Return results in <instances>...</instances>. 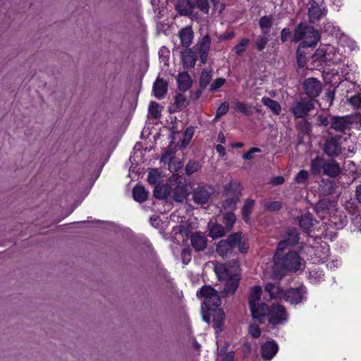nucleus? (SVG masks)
Segmentation results:
<instances>
[{
    "mask_svg": "<svg viewBox=\"0 0 361 361\" xmlns=\"http://www.w3.org/2000/svg\"><path fill=\"white\" fill-rule=\"evenodd\" d=\"M282 252L276 250L274 257L272 276L274 279L281 278L285 270L296 271L302 266V259L297 252L289 251L283 257L281 256Z\"/></svg>",
    "mask_w": 361,
    "mask_h": 361,
    "instance_id": "obj_1",
    "label": "nucleus"
},
{
    "mask_svg": "<svg viewBox=\"0 0 361 361\" xmlns=\"http://www.w3.org/2000/svg\"><path fill=\"white\" fill-rule=\"evenodd\" d=\"M214 271L224 286L223 293L226 295L233 294L238 286L240 280L238 266L236 264L228 266L224 264H216L214 267Z\"/></svg>",
    "mask_w": 361,
    "mask_h": 361,
    "instance_id": "obj_2",
    "label": "nucleus"
},
{
    "mask_svg": "<svg viewBox=\"0 0 361 361\" xmlns=\"http://www.w3.org/2000/svg\"><path fill=\"white\" fill-rule=\"evenodd\" d=\"M265 292L269 294V299L283 298L290 304H299L302 302L306 290L304 287L290 288L283 291L279 286L269 283L265 286Z\"/></svg>",
    "mask_w": 361,
    "mask_h": 361,
    "instance_id": "obj_3",
    "label": "nucleus"
},
{
    "mask_svg": "<svg viewBox=\"0 0 361 361\" xmlns=\"http://www.w3.org/2000/svg\"><path fill=\"white\" fill-rule=\"evenodd\" d=\"M235 247L240 252L246 253L249 248L247 236L240 232L229 235L226 240H221L218 243L216 252L223 257H228Z\"/></svg>",
    "mask_w": 361,
    "mask_h": 361,
    "instance_id": "obj_4",
    "label": "nucleus"
},
{
    "mask_svg": "<svg viewBox=\"0 0 361 361\" xmlns=\"http://www.w3.org/2000/svg\"><path fill=\"white\" fill-rule=\"evenodd\" d=\"M262 288L259 286H254L250 293L249 304L252 318L262 322L268 310L267 305L260 302Z\"/></svg>",
    "mask_w": 361,
    "mask_h": 361,
    "instance_id": "obj_5",
    "label": "nucleus"
},
{
    "mask_svg": "<svg viewBox=\"0 0 361 361\" xmlns=\"http://www.w3.org/2000/svg\"><path fill=\"white\" fill-rule=\"evenodd\" d=\"M302 39L303 41L300 44V47H313L319 41L320 35L313 27L300 23L295 31L293 40L298 42Z\"/></svg>",
    "mask_w": 361,
    "mask_h": 361,
    "instance_id": "obj_6",
    "label": "nucleus"
},
{
    "mask_svg": "<svg viewBox=\"0 0 361 361\" xmlns=\"http://www.w3.org/2000/svg\"><path fill=\"white\" fill-rule=\"evenodd\" d=\"M198 298H203L202 306L208 310L216 308L221 305V300L217 292L211 286H203L197 293Z\"/></svg>",
    "mask_w": 361,
    "mask_h": 361,
    "instance_id": "obj_7",
    "label": "nucleus"
},
{
    "mask_svg": "<svg viewBox=\"0 0 361 361\" xmlns=\"http://www.w3.org/2000/svg\"><path fill=\"white\" fill-rule=\"evenodd\" d=\"M269 319V323L273 325L281 324L287 320V313L283 305L274 304L271 306L268 313L265 314Z\"/></svg>",
    "mask_w": 361,
    "mask_h": 361,
    "instance_id": "obj_8",
    "label": "nucleus"
},
{
    "mask_svg": "<svg viewBox=\"0 0 361 361\" xmlns=\"http://www.w3.org/2000/svg\"><path fill=\"white\" fill-rule=\"evenodd\" d=\"M211 38L208 34L199 39L194 47L198 53L201 63L205 64L207 61L208 53L211 47Z\"/></svg>",
    "mask_w": 361,
    "mask_h": 361,
    "instance_id": "obj_9",
    "label": "nucleus"
},
{
    "mask_svg": "<svg viewBox=\"0 0 361 361\" xmlns=\"http://www.w3.org/2000/svg\"><path fill=\"white\" fill-rule=\"evenodd\" d=\"M240 196V191L235 186L232 184H228L226 187V200L224 202L223 206L225 209H234L237 202Z\"/></svg>",
    "mask_w": 361,
    "mask_h": 361,
    "instance_id": "obj_10",
    "label": "nucleus"
},
{
    "mask_svg": "<svg viewBox=\"0 0 361 361\" xmlns=\"http://www.w3.org/2000/svg\"><path fill=\"white\" fill-rule=\"evenodd\" d=\"M312 109V103L310 101H295L293 103L290 111L296 118H304Z\"/></svg>",
    "mask_w": 361,
    "mask_h": 361,
    "instance_id": "obj_11",
    "label": "nucleus"
},
{
    "mask_svg": "<svg viewBox=\"0 0 361 361\" xmlns=\"http://www.w3.org/2000/svg\"><path fill=\"white\" fill-rule=\"evenodd\" d=\"M304 87L306 94L310 97H317L322 90L320 82L312 78H308L305 81Z\"/></svg>",
    "mask_w": 361,
    "mask_h": 361,
    "instance_id": "obj_12",
    "label": "nucleus"
},
{
    "mask_svg": "<svg viewBox=\"0 0 361 361\" xmlns=\"http://www.w3.org/2000/svg\"><path fill=\"white\" fill-rule=\"evenodd\" d=\"M178 37L180 44L185 48H189L194 39V32L192 26H186L178 31Z\"/></svg>",
    "mask_w": 361,
    "mask_h": 361,
    "instance_id": "obj_13",
    "label": "nucleus"
},
{
    "mask_svg": "<svg viewBox=\"0 0 361 361\" xmlns=\"http://www.w3.org/2000/svg\"><path fill=\"white\" fill-rule=\"evenodd\" d=\"M183 66L185 68H192L195 66L197 61L196 53L190 48H186L180 54Z\"/></svg>",
    "mask_w": 361,
    "mask_h": 361,
    "instance_id": "obj_14",
    "label": "nucleus"
},
{
    "mask_svg": "<svg viewBox=\"0 0 361 361\" xmlns=\"http://www.w3.org/2000/svg\"><path fill=\"white\" fill-rule=\"evenodd\" d=\"M298 241V233L295 229H291L288 232L287 238L279 242L277 250L284 251L290 246H293Z\"/></svg>",
    "mask_w": 361,
    "mask_h": 361,
    "instance_id": "obj_15",
    "label": "nucleus"
},
{
    "mask_svg": "<svg viewBox=\"0 0 361 361\" xmlns=\"http://www.w3.org/2000/svg\"><path fill=\"white\" fill-rule=\"evenodd\" d=\"M190 243L195 250L200 251L206 248L207 240L202 233L196 232L191 235Z\"/></svg>",
    "mask_w": 361,
    "mask_h": 361,
    "instance_id": "obj_16",
    "label": "nucleus"
},
{
    "mask_svg": "<svg viewBox=\"0 0 361 361\" xmlns=\"http://www.w3.org/2000/svg\"><path fill=\"white\" fill-rule=\"evenodd\" d=\"M278 345L274 341H267L262 345L261 353L264 359L270 360L276 354Z\"/></svg>",
    "mask_w": 361,
    "mask_h": 361,
    "instance_id": "obj_17",
    "label": "nucleus"
},
{
    "mask_svg": "<svg viewBox=\"0 0 361 361\" xmlns=\"http://www.w3.org/2000/svg\"><path fill=\"white\" fill-rule=\"evenodd\" d=\"M193 200L198 204H206L210 198V192L204 187H198L193 191Z\"/></svg>",
    "mask_w": 361,
    "mask_h": 361,
    "instance_id": "obj_18",
    "label": "nucleus"
},
{
    "mask_svg": "<svg viewBox=\"0 0 361 361\" xmlns=\"http://www.w3.org/2000/svg\"><path fill=\"white\" fill-rule=\"evenodd\" d=\"M308 15L310 21L314 23L325 15V10L317 3L313 1L309 8Z\"/></svg>",
    "mask_w": 361,
    "mask_h": 361,
    "instance_id": "obj_19",
    "label": "nucleus"
},
{
    "mask_svg": "<svg viewBox=\"0 0 361 361\" xmlns=\"http://www.w3.org/2000/svg\"><path fill=\"white\" fill-rule=\"evenodd\" d=\"M168 83L164 79L157 78L153 85L154 95L158 99H162L167 92Z\"/></svg>",
    "mask_w": 361,
    "mask_h": 361,
    "instance_id": "obj_20",
    "label": "nucleus"
},
{
    "mask_svg": "<svg viewBox=\"0 0 361 361\" xmlns=\"http://www.w3.org/2000/svg\"><path fill=\"white\" fill-rule=\"evenodd\" d=\"M324 152L329 157H336L341 153V147L335 138L328 140L325 144Z\"/></svg>",
    "mask_w": 361,
    "mask_h": 361,
    "instance_id": "obj_21",
    "label": "nucleus"
},
{
    "mask_svg": "<svg viewBox=\"0 0 361 361\" xmlns=\"http://www.w3.org/2000/svg\"><path fill=\"white\" fill-rule=\"evenodd\" d=\"M324 173L331 177L337 176L340 173L339 164L335 160H329L323 165Z\"/></svg>",
    "mask_w": 361,
    "mask_h": 361,
    "instance_id": "obj_22",
    "label": "nucleus"
},
{
    "mask_svg": "<svg viewBox=\"0 0 361 361\" xmlns=\"http://www.w3.org/2000/svg\"><path fill=\"white\" fill-rule=\"evenodd\" d=\"M213 327L216 329V332L219 333L222 331V326L225 319V314L221 309H216L212 312Z\"/></svg>",
    "mask_w": 361,
    "mask_h": 361,
    "instance_id": "obj_23",
    "label": "nucleus"
},
{
    "mask_svg": "<svg viewBox=\"0 0 361 361\" xmlns=\"http://www.w3.org/2000/svg\"><path fill=\"white\" fill-rule=\"evenodd\" d=\"M195 5L190 1H180L176 6V9L180 16H188L192 13Z\"/></svg>",
    "mask_w": 361,
    "mask_h": 361,
    "instance_id": "obj_24",
    "label": "nucleus"
},
{
    "mask_svg": "<svg viewBox=\"0 0 361 361\" xmlns=\"http://www.w3.org/2000/svg\"><path fill=\"white\" fill-rule=\"evenodd\" d=\"M208 227L209 235L213 239L221 238L228 232L227 230L219 224H209Z\"/></svg>",
    "mask_w": 361,
    "mask_h": 361,
    "instance_id": "obj_25",
    "label": "nucleus"
},
{
    "mask_svg": "<svg viewBox=\"0 0 361 361\" xmlns=\"http://www.w3.org/2000/svg\"><path fill=\"white\" fill-rule=\"evenodd\" d=\"M177 81L179 89L183 91L188 90L192 84L190 76L186 72L180 73L178 74Z\"/></svg>",
    "mask_w": 361,
    "mask_h": 361,
    "instance_id": "obj_26",
    "label": "nucleus"
},
{
    "mask_svg": "<svg viewBox=\"0 0 361 361\" xmlns=\"http://www.w3.org/2000/svg\"><path fill=\"white\" fill-rule=\"evenodd\" d=\"M133 196L135 201L142 202L147 200L148 192L142 186L137 185L133 188Z\"/></svg>",
    "mask_w": 361,
    "mask_h": 361,
    "instance_id": "obj_27",
    "label": "nucleus"
},
{
    "mask_svg": "<svg viewBox=\"0 0 361 361\" xmlns=\"http://www.w3.org/2000/svg\"><path fill=\"white\" fill-rule=\"evenodd\" d=\"M349 125V123L345 118L335 117L331 121V128L337 131H343Z\"/></svg>",
    "mask_w": 361,
    "mask_h": 361,
    "instance_id": "obj_28",
    "label": "nucleus"
},
{
    "mask_svg": "<svg viewBox=\"0 0 361 361\" xmlns=\"http://www.w3.org/2000/svg\"><path fill=\"white\" fill-rule=\"evenodd\" d=\"M262 102L264 106L271 109L275 114L278 115L280 114L281 110V105L276 101L273 100L269 97H263L262 99Z\"/></svg>",
    "mask_w": 361,
    "mask_h": 361,
    "instance_id": "obj_29",
    "label": "nucleus"
},
{
    "mask_svg": "<svg viewBox=\"0 0 361 361\" xmlns=\"http://www.w3.org/2000/svg\"><path fill=\"white\" fill-rule=\"evenodd\" d=\"M212 75L213 71L211 68H206L202 71L200 79V85L201 87L205 88L209 85Z\"/></svg>",
    "mask_w": 361,
    "mask_h": 361,
    "instance_id": "obj_30",
    "label": "nucleus"
},
{
    "mask_svg": "<svg viewBox=\"0 0 361 361\" xmlns=\"http://www.w3.org/2000/svg\"><path fill=\"white\" fill-rule=\"evenodd\" d=\"M299 224L305 231L309 232L313 226L311 216L309 214L301 216Z\"/></svg>",
    "mask_w": 361,
    "mask_h": 361,
    "instance_id": "obj_31",
    "label": "nucleus"
},
{
    "mask_svg": "<svg viewBox=\"0 0 361 361\" xmlns=\"http://www.w3.org/2000/svg\"><path fill=\"white\" fill-rule=\"evenodd\" d=\"M324 162L323 161V159L317 157L314 159L312 160L310 164V169L312 173L314 174H319L321 173L322 169H323V165Z\"/></svg>",
    "mask_w": 361,
    "mask_h": 361,
    "instance_id": "obj_32",
    "label": "nucleus"
},
{
    "mask_svg": "<svg viewBox=\"0 0 361 361\" xmlns=\"http://www.w3.org/2000/svg\"><path fill=\"white\" fill-rule=\"evenodd\" d=\"M254 201L252 200H247L243 205L242 209V215L243 218L246 222H248L250 219V215L252 213L253 207H254Z\"/></svg>",
    "mask_w": 361,
    "mask_h": 361,
    "instance_id": "obj_33",
    "label": "nucleus"
},
{
    "mask_svg": "<svg viewBox=\"0 0 361 361\" xmlns=\"http://www.w3.org/2000/svg\"><path fill=\"white\" fill-rule=\"evenodd\" d=\"M236 221L235 216L232 212L226 213L224 215V223L226 225L227 231H230Z\"/></svg>",
    "mask_w": 361,
    "mask_h": 361,
    "instance_id": "obj_34",
    "label": "nucleus"
},
{
    "mask_svg": "<svg viewBox=\"0 0 361 361\" xmlns=\"http://www.w3.org/2000/svg\"><path fill=\"white\" fill-rule=\"evenodd\" d=\"M195 7H197L203 13L207 14L209 11V0H193Z\"/></svg>",
    "mask_w": 361,
    "mask_h": 361,
    "instance_id": "obj_35",
    "label": "nucleus"
},
{
    "mask_svg": "<svg viewBox=\"0 0 361 361\" xmlns=\"http://www.w3.org/2000/svg\"><path fill=\"white\" fill-rule=\"evenodd\" d=\"M187 196V192L183 187H177L174 193L173 198L178 202H183Z\"/></svg>",
    "mask_w": 361,
    "mask_h": 361,
    "instance_id": "obj_36",
    "label": "nucleus"
},
{
    "mask_svg": "<svg viewBox=\"0 0 361 361\" xmlns=\"http://www.w3.org/2000/svg\"><path fill=\"white\" fill-rule=\"evenodd\" d=\"M167 194V189L164 185H157L154 190V195L158 199L166 198Z\"/></svg>",
    "mask_w": 361,
    "mask_h": 361,
    "instance_id": "obj_37",
    "label": "nucleus"
},
{
    "mask_svg": "<svg viewBox=\"0 0 361 361\" xmlns=\"http://www.w3.org/2000/svg\"><path fill=\"white\" fill-rule=\"evenodd\" d=\"M267 34V32H265L262 35H260L256 41L257 49L259 51L263 50L268 42Z\"/></svg>",
    "mask_w": 361,
    "mask_h": 361,
    "instance_id": "obj_38",
    "label": "nucleus"
},
{
    "mask_svg": "<svg viewBox=\"0 0 361 361\" xmlns=\"http://www.w3.org/2000/svg\"><path fill=\"white\" fill-rule=\"evenodd\" d=\"M200 168V165L198 162L189 161L185 166V173L188 175H190L197 171Z\"/></svg>",
    "mask_w": 361,
    "mask_h": 361,
    "instance_id": "obj_39",
    "label": "nucleus"
},
{
    "mask_svg": "<svg viewBox=\"0 0 361 361\" xmlns=\"http://www.w3.org/2000/svg\"><path fill=\"white\" fill-rule=\"evenodd\" d=\"M228 103L227 102H224L221 104V105L218 107L216 112L215 119L219 118L223 115L226 114L228 111Z\"/></svg>",
    "mask_w": 361,
    "mask_h": 361,
    "instance_id": "obj_40",
    "label": "nucleus"
},
{
    "mask_svg": "<svg viewBox=\"0 0 361 361\" xmlns=\"http://www.w3.org/2000/svg\"><path fill=\"white\" fill-rule=\"evenodd\" d=\"M160 178V173L157 169L151 170L147 176V180L150 184H155Z\"/></svg>",
    "mask_w": 361,
    "mask_h": 361,
    "instance_id": "obj_41",
    "label": "nucleus"
},
{
    "mask_svg": "<svg viewBox=\"0 0 361 361\" xmlns=\"http://www.w3.org/2000/svg\"><path fill=\"white\" fill-rule=\"evenodd\" d=\"M149 113L154 118H157L160 116L159 106L155 102H151L149 106Z\"/></svg>",
    "mask_w": 361,
    "mask_h": 361,
    "instance_id": "obj_42",
    "label": "nucleus"
},
{
    "mask_svg": "<svg viewBox=\"0 0 361 361\" xmlns=\"http://www.w3.org/2000/svg\"><path fill=\"white\" fill-rule=\"evenodd\" d=\"M272 25V20L271 17L263 16L259 20V26L262 30L269 29Z\"/></svg>",
    "mask_w": 361,
    "mask_h": 361,
    "instance_id": "obj_43",
    "label": "nucleus"
},
{
    "mask_svg": "<svg viewBox=\"0 0 361 361\" xmlns=\"http://www.w3.org/2000/svg\"><path fill=\"white\" fill-rule=\"evenodd\" d=\"M308 176V172L305 170H302L297 173V175L295 177V180L298 183H304L307 180Z\"/></svg>",
    "mask_w": 361,
    "mask_h": 361,
    "instance_id": "obj_44",
    "label": "nucleus"
},
{
    "mask_svg": "<svg viewBox=\"0 0 361 361\" xmlns=\"http://www.w3.org/2000/svg\"><path fill=\"white\" fill-rule=\"evenodd\" d=\"M235 110L239 112L244 113L245 114H250V107L243 103L241 102H236L234 106Z\"/></svg>",
    "mask_w": 361,
    "mask_h": 361,
    "instance_id": "obj_45",
    "label": "nucleus"
},
{
    "mask_svg": "<svg viewBox=\"0 0 361 361\" xmlns=\"http://www.w3.org/2000/svg\"><path fill=\"white\" fill-rule=\"evenodd\" d=\"M175 103L177 107L182 108L186 106L188 102L186 97L183 94H178L175 98Z\"/></svg>",
    "mask_w": 361,
    "mask_h": 361,
    "instance_id": "obj_46",
    "label": "nucleus"
},
{
    "mask_svg": "<svg viewBox=\"0 0 361 361\" xmlns=\"http://www.w3.org/2000/svg\"><path fill=\"white\" fill-rule=\"evenodd\" d=\"M249 40L246 38L243 39L235 47V52L238 54H241L244 51L245 48L247 45Z\"/></svg>",
    "mask_w": 361,
    "mask_h": 361,
    "instance_id": "obj_47",
    "label": "nucleus"
},
{
    "mask_svg": "<svg viewBox=\"0 0 361 361\" xmlns=\"http://www.w3.org/2000/svg\"><path fill=\"white\" fill-rule=\"evenodd\" d=\"M225 83V79L219 78L216 79L210 86V91L214 92Z\"/></svg>",
    "mask_w": 361,
    "mask_h": 361,
    "instance_id": "obj_48",
    "label": "nucleus"
},
{
    "mask_svg": "<svg viewBox=\"0 0 361 361\" xmlns=\"http://www.w3.org/2000/svg\"><path fill=\"white\" fill-rule=\"evenodd\" d=\"M349 103L355 108H359L361 106V94H357L349 99Z\"/></svg>",
    "mask_w": 361,
    "mask_h": 361,
    "instance_id": "obj_49",
    "label": "nucleus"
},
{
    "mask_svg": "<svg viewBox=\"0 0 361 361\" xmlns=\"http://www.w3.org/2000/svg\"><path fill=\"white\" fill-rule=\"evenodd\" d=\"M261 149L258 147H253L250 151H248L247 153H245L243 155L244 159L251 160L254 158V154L260 152Z\"/></svg>",
    "mask_w": 361,
    "mask_h": 361,
    "instance_id": "obj_50",
    "label": "nucleus"
},
{
    "mask_svg": "<svg viewBox=\"0 0 361 361\" xmlns=\"http://www.w3.org/2000/svg\"><path fill=\"white\" fill-rule=\"evenodd\" d=\"M250 334L254 338H258L261 335V331L259 326L251 325L250 326Z\"/></svg>",
    "mask_w": 361,
    "mask_h": 361,
    "instance_id": "obj_51",
    "label": "nucleus"
},
{
    "mask_svg": "<svg viewBox=\"0 0 361 361\" xmlns=\"http://www.w3.org/2000/svg\"><path fill=\"white\" fill-rule=\"evenodd\" d=\"M216 361H233V356L231 353L228 354H219L216 357Z\"/></svg>",
    "mask_w": 361,
    "mask_h": 361,
    "instance_id": "obj_52",
    "label": "nucleus"
},
{
    "mask_svg": "<svg viewBox=\"0 0 361 361\" xmlns=\"http://www.w3.org/2000/svg\"><path fill=\"white\" fill-rule=\"evenodd\" d=\"M192 134H193L192 129H190V128L186 129V130L185 131V138L183 140V142L184 145H187L189 142V141L192 138Z\"/></svg>",
    "mask_w": 361,
    "mask_h": 361,
    "instance_id": "obj_53",
    "label": "nucleus"
},
{
    "mask_svg": "<svg viewBox=\"0 0 361 361\" xmlns=\"http://www.w3.org/2000/svg\"><path fill=\"white\" fill-rule=\"evenodd\" d=\"M267 208L271 211L278 210L281 208V203L279 202H270L267 205Z\"/></svg>",
    "mask_w": 361,
    "mask_h": 361,
    "instance_id": "obj_54",
    "label": "nucleus"
},
{
    "mask_svg": "<svg viewBox=\"0 0 361 361\" xmlns=\"http://www.w3.org/2000/svg\"><path fill=\"white\" fill-rule=\"evenodd\" d=\"M317 120L320 126H326L329 123L327 117L323 115H318L317 116Z\"/></svg>",
    "mask_w": 361,
    "mask_h": 361,
    "instance_id": "obj_55",
    "label": "nucleus"
},
{
    "mask_svg": "<svg viewBox=\"0 0 361 361\" xmlns=\"http://www.w3.org/2000/svg\"><path fill=\"white\" fill-rule=\"evenodd\" d=\"M290 30L287 28H283L281 33V38L283 42L286 41L288 35H290Z\"/></svg>",
    "mask_w": 361,
    "mask_h": 361,
    "instance_id": "obj_56",
    "label": "nucleus"
},
{
    "mask_svg": "<svg viewBox=\"0 0 361 361\" xmlns=\"http://www.w3.org/2000/svg\"><path fill=\"white\" fill-rule=\"evenodd\" d=\"M216 150L221 157H224L226 155L225 148L221 145H217L216 146Z\"/></svg>",
    "mask_w": 361,
    "mask_h": 361,
    "instance_id": "obj_57",
    "label": "nucleus"
},
{
    "mask_svg": "<svg viewBox=\"0 0 361 361\" xmlns=\"http://www.w3.org/2000/svg\"><path fill=\"white\" fill-rule=\"evenodd\" d=\"M283 182H284V178L282 176H277V177L273 178V180L271 181V183L276 185H281L282 183H283Z\"/></svg>",
    "mask_w": 361,
    "mask_h": 361,
    "instance_id": "obj_58",
    "label": "nucleus"
},
{
    "mask_svg": "<svg viewBox=\"0 0 361 361\" xmlns=\"http://www.w3.org/2000/svg\"><path fill=\"white\" fill-rule=\"evenodd\" d=\"M316 56H319L320 57H323L324 59V60H328L329 59L327 56H326V51H324L323 49H319L317 50V52L315 54Z\"/></svg>",
    "mask_w": 361,
    "mask_h": 361,
    "instance_id": "obj_59",
    "label": "nucleus"
},
{
    "mask_svg": "<svg viewBox=\"0 0 361 361\" xmlns=\"http://www.w3.org/2000/svg\"><path fill=\"white\" fill-rule=\"evenodd\" d=\"M355 197L357 200L361 204V184L356 188Z\"/></svg>",
    "mask_w": 361,
    "mask_h": 361,
    "instance_id": "obj_60",
    "label": "nucleus"
},
{
    "mask_svg": "<svg viewBox=\"0 0 361 361\" xmlns=\"http://www.w3.org/2000/svg\"><path fill=\"white\" fill-rule=\"evenodd\" d=\"M233 36H234L233 32L226 33V34H224L223 35H221L220 39H224V40L228 39L233 38Z\"/></svg>",
    "mask_w": 361,
    "mask_h": 361,
    "instance_id": "obj_61",
    "label": "nucleus"
},
{
    "mask_svg": "<svg viewBox=\"0 0 361 361\" xmlns=\"http://www.w3.org/2000/svg\"><path fill=\"white\" fill-rule=\"evenodd\" d=\"M217 141L222 143V144H224L225 142H226V138L224 137V135L222 133H219L218 136H217Z\"/></svg>",
    "mask_w": 361,
    "mask_h": 361,
    "instance_id": "obj_62",
    "label": "nucleus"
},
{
    "mask_svg": "<svg viewBox=\"0 0 361 361\" xmlns=\"http://www.w3.org/2000/svg\"><path fill=\"white\" fill-rule=\"evenodd\" d=\"M298 63L300 67H303L305 63L304 57H302V56H298Z\"/></svg>",
    "mask_w": 361,
    "mask_h": 361,
    "instance_id": "obj_63",
    "label": "nucleus"
},
{
    "mask_svg": "<svg viewBox=\"0 0 361 361\" xmlns=\"http://www.w3.org/2000/svg\"><path fill=\"white\" fill-rule=\"evenodd\" d=\"M202 317H203V319L204 322H206L207 323H209L210 322V319H209V317L207 316L205 314H202Z\"/></svg>",
    "mask_w": 361,
    "mask_h": 361,
    "instance_id": "obj_64",
    "label": "nucleus"
}]
</instances>
